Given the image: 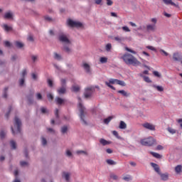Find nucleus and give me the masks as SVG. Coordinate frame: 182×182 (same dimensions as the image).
<instances>
[{
	"mask_svg": "<svg viewBox=\"0 0 182 182\" xmlns=\"http://www.w3.org/2000/svg\"><path fill=\"white\" fill-rule=\"evenodd\" d=\"M122 59L124 60L126 65H132V66H139L141 63L133 55L130 53H125L122 55Z\"/></svg>",
	"mask_w": 182,
	"mask_h": 182,
	"instance_id": "f257e3e1",
	"label": "nucleus"
},
{
	"mask_svg": "<svg viewBox=\"0 0 182 182\" xmlns=\"http://www.w3.org/2000/svg\"><path fill=\"white\" fill-rule=\"evenodd\" d=\"M78 107H79V112H80V118L81 122H82L83 124L87 125V122L85 121V117L87 114L86 112V108L82 105V99L80 97H78Z\"/></svg>",
	"mask_w": 182,
	"mask_h": 182,
	"instance_id": "f03ea898",
	"label": "nucleus"
},
{
	"mask_svg": "<svg viewBox=\"0 0 182 182\" xmlns=\"http://www.w3.org/2000/svg\"><path fill=\"white\" fill-rule=\"evenodd\" d=\"M105 85L108 87H110V89H112V90H116V87H114L112 85H119V86H126V82L120 80L111 78L109 80V82L107 81L105 82Z\"/></svg>",
	"mask_w": 182,
	"mask_h": 182,
	"instance_id": "7ed1b4c3",
	"label": "nucleus"
},
{
	"mask_svg": "<svg viewBox=\"0 0 182 182\" xmlns=\"http://www.w3.org/2000/svg\"><path fill=\"white\" fill-rule=\"evenodd\" d=\"M140 143L142 146H146L147 147H151V146L156 144V139L153 136H149L141 139Z\"/></svg>",
	"mask_w": 182,
	"mask_h": 182,
	"instance_id": "20e7f679",
	"label": "nucleus"
},
{
	"mask_svg": "<svg viewBox=\"0 0 182 182\" xmlns=\"http://www.w3.org/2000/svg\"><path fill=\"white\" fill-rule=\"evenodd\" d=\"M151 22H152L153 24L146 25V31L147 32H155L156 29H157V26H156L157 23V18H151Z\"/></svg>",
	"mask_w": 182,
	"mask_h": 182,
	"instance_id": "39448f33",
	"label": "nucleus"
},
{
	"mask_svg": "<svg viewBox=\"0 0 182 182\" xmlns=\"http://www.w3.org/2000/svg\"><path fill=\"white\" fill-rule=\"evenodd\" d=\"M61 82V87H60L57 92L58 93V95H65V93H66V80L65 79H61L60 80Z\"/></svg>",
	"mask_w": 182,
	"mask_h": 182,
	"instance_id": "423d86ee",
	"label": "nucleus"
},
{
	"mask_svg": "<svg viewBox=\"0 0 182 182\" xmlns=\"http://www.w3.org/2000/svg\"><path fill=\"white\" fill-rule=\"evenodd\" d=\"M67 23L68 26H70V28H82V23L78 21H73L70 18L68 20Z\"/></svg>",
	"mask_w": 182,
	"mask_h": 182,
	"instance_id": "0eeeda50",
	"label": "nucleus"
},
{
	"mask_svg": "<svg viewBox=\"0 0 182 182\" xmlns=\"http://www.w3.org/2000/svg\"><path fill=\"white\" fill-rule=\"evenodd\" d=\"M95 92V88L90 87L85 89V92L84 93V96L85 99H89Z\"/></svg>",
	"mask_w": 182,
	"mask_h": 182,
	"instance_id": "6e6552de",
	"label": "nucleus"
},
{
	"mask_svg": "<svg viewBox=\"0 0 182 182\" xmlns=\"http://www.w3.org/2000/svg\"><path fill=\"white\" fill-rule=\"evenodd\" d=\"M58 39H59V41L62 42L63 43L70 45V41L69 40V38H68V37L65 34H60L58 37Z\"/></svg>",
	"mask_w": 182,
	"mask_h": 182,
	"instance_id": "1a4fd4ad",
	"label": "nucleus"
},
{
	"mask_svg": "<svg viewBox=\"0 0 182 182\" xmlns=\"http://www.w3.org/2000/svg\"><path fill=\"white\" fill-rule=\"evenodd\" d=\"M14 121V126L17 127V133H21V126H22V122H21V119H19L18 117H16Z\"/></svg>",
	"mask_w": 182,
	"mask_h": 182,
	"instance_id": "9d476101",
	"label": "nucleus"
},
{
	"mask_svg": "<svg viewBox=\"0 0 182 182\" xmlns=\"http://www.w3.org/2000/svg\"><path fill=\"white\" fill-rule=\"evenodd\" d=\"M142 126L143 127H144V129H146L147 130H151L152 132H154V130H156V126L149 122L144 123Z\"/></svg>",
	"mask_w": 182,
	"mask_h": 182,
	"instance_id": "9b49d317",
	"label": "nucleus"
},
{
	"mask_svg": "<svg viewBox=\"0 0 182 182\" xmlns=\"http://www.w3.org/2000/svg\"><path fill=\"white\" fill-rule=\"evenodd\" d=\"M163 2L165 4V5H172V6H176V8H178V4L173 2L172 0H163Z\"/></svg>",
	"mask_w": 182,
	"mask_h": 182,
	"instance_id": "f8f14e48",
	"label": "nucleus"
},
{
	"mask_svg": "<svg viewBox=\"0 0 182 182\" xmlns=\"http://www.w3.org/2000/svg\"><path fill=\"white\" fill-rule=\"evenodd\" d=\"M82 68L85 70L86 73H92V71L90 70V65H89V64L84 63L82 64Z\"/></svg>",
	"mask_w": 182,
	"mask_h": 182,
	"instance_id": "ddd939ff",
	"label": "nucleus"
},
{
	"mask_svg": "<svg viewBox=\"0 0 182 182\" xmlns=\"http://www.w3.org/2000/svg\"><path fill=\"white\" fill-rule=\"evenodd\" d=\"M173 59L175 60V62H180L181 60V57L178 54V53H174L173 54Z\"/></svg>",
	"mask_w": 182,
	"mask_h": 182,
	"instance_id": "4468645a",
	"label": "nucleus"
},
{
	"mask_svg": "<svg viewBox=\"0 0 182 182\" xmlns=\"http://www.w3.org/2000/svg\"><path fill=\"white\" fill-rule=\"evenodd\" d=\"M151 165L157 173L161 174L160 167L159 165H157V164L151 163Z\"/></svg>",
	"mask_w": 182,
	"mask_h": 182,
	"instance_id": "2eb2a0df",
	"label": "nucleus"
},
{
	"mask_svg": "<svg viewBox=\"0 0 182 182\" xmlns=\"http://www.w3.org/2000/svg\"><path fill=\"white\" fill-rule=\"evenodd\" d=\"M14 15L11 12H6L5 13L4 18V19H12Z\"/></svg>",
	"mask_w": 182,
	"mask_h": 182,
	"instance_id": "dca6fc26",
	"label": "nucleus"
},
{
	"mask_svg": "<svg viewBox=\"0 0 182 182\" xmlns=\"http://www.w3.org/2000/svg\"><path fill=\"white\" fill-rule=\"evenodd\" d=\"M55 102H56L57 105H63L65 103V100H63L59 97H57L55 98Z\"/></svg>",
	"mask_w": 182,
	"mask_h": 182,
	"instance_id": "f3484780",
	"label": "nucleus"
},
{
	"mask_svg": "<svg viewBox=\"0 0 182 182\" xmlns=\"http://www.w3.org/2000/svg\"><path fill=\"white\" fill-rule=\"evenodd\" d=\"M159 176H161V180H163L164 181H167V180H168V173H161L159 174Z\"/></svg>",
	"mask_w": 182,
	"mask_h": 182,
	"instance_id": "a211bd4d",
	"label": "nucleus"
},
{
	"mask_svg": "<svg viewBox=\"0 0 182 182\" xmlns=\"http://www.w3.org/2000/svg\"><path fill=\"white\" fill-rule=\"evenodd\" d=\"M2 28H3V29H4V31H5L6 32H10V31H12V27L8 26L7 24H4V25L2 26Z\"/></svg>",
	"mask_w": 182,
	"mask_h": 182,
	"instance_id": "6ab92c4d",
	"label": "nucleus"
},
{
	"mask_svg": "<svg viewBox=\"0 0 182 182\" xmlns=\"http://www.w3.org/2000/svg\"><path fill=\"white\" fill-rule=\"evenodd\" d=\"M117 93H120V95H122V96H124L125 97H127L129 96H130L129 93H127V92H126L125 90H118Z\"/></svg>",
	"mask_w": 182,
	"mask_h": 182,
	"instance_id": "aec40b11",
	"label": "nucleus"
},
{
	"mask_svg": "<svg viewBox=\"0 0 182 182\" xmlns=\"http://www.w3.org/2000/svg\"><path fill=\"white\" fill-rule=\"evenodd\" d=\"M175 171L177 174H180V173L182 172V166L181 165H177L175 167Z\"/></svg>",
	"mask_w": 182,
	"mask_h": 182,
	"instance_id": "412c9836",
	"label": "nucleus"
},
{
	"mask_svg": "<svg viewBox=\"0 0 182 182\" xmlns=\"http://www.w3.org/2000/svg\"><path fill=\"white\" fill-rule=\"evenodd\" d=\"M100 143L101 144H102V146H107V144H110V142L108 141H107V140L105 139H101L100 140Z\"/></svg>",
	"mask_w": 182,
	"mask_h": 182,
	"instance_id": "4be33fe9",
	"label": "nucleus"
},
{
	"mask_svg": "<svg viewBox=\"0 0 182 182\" xmlns=\"http://www.w3.org/2000/svg\"><path fill=\"white\" fill-rule=\"evenodd\" d=\"M127 128V124H126V122L121 121L119 124V129H124Z\"/></svg>",
	"mask_w": 182,
	"mask_h": 182,
	"instance_id": "5701e85b",
	"label": "nucleus"
},
{
	"mask_svg": "<svg viewBox=\"0 0 182 182\" xmlns=\"http://www.w3.org/2000/svg\"><path fill=\"white\" fill-rule=\"evenodd\" d=\"M112 119H113V117H108L107 118L104 119L103 122L105 124H109V123L112 122Z\"/></svg>",
	"mask_w": 182,
	"mask_h": 182,
	"instance_id": "b1692460",
	"label": "nucleus"
},
{
	"mask_svg": "<svg viewBox=\"0 0 182 182\" xmlns=\"http://www.w3.org/2000/svg\"><path fill=\"white\" fill-rule=\"evenodd\" d=\"M107 164H109V166H116V164H117V162L112 160V159H107Z\"/></svg>",
	"mask_w": 182,
	"mask_h": 182,
	"instance_id": "393cba45",
	"label": "nucleus"
},
{
	"mask_svg": "<svg viewBox=\"0 0 182 182\" xmlns=\"http://www.w3.org/2000/svg\"><path fill=\"white\" fill-rule=\"evenodd\" d=\"M63 177H64V178H65L66 181H69V177H70V173L63 172Z\"/></svg>",
	"mask_w": 182,
	"mask_h": 182,
	"instance_id": "a878e982",
	"label": "nucleus"
},
{
	"mask_svg": "<svg viewBox=\"0 0 182 182\" xmlns=\"http://www.w3.org/2000/svg\"><path fill=\"white\" fill-rule=\"evenodd\" d=\"M140 76L141 77H144V82H146V83H151V80H150V78L149 77L144 76V75H142V74H141Z\"/></svg>",
	"mask_w": 182,
	"mask_h": 182,
	"instance_id": "bb28decb",
	"label": "nucleus"
},
{
	"mask_svg": "<svg viewBox=\"0 0 182 182\" xmlns=\"http://www.w3.org/2000/svg\"><path fill=\"white\" fill-rule=\"evenodd\" d=\"M154 87L158 90V92H164V88L162 86L160 85H154Z\"/></svg>",
	"mask_w": 182,
	"mask_h": 182,
	"instance_id": "cd10ccee",
	"label": "nucleus"
},
{
	"mask_svg": "<svg viewBox=\"0 0 182 182\" xmlns=\"http://www.w3.org/2000/svg\"><path fill=\"white\" fill-rule=\"evenodd\" d=\"M151 154H152V156L156 159H161V155H160L159 154H157L156 152H151Z\"/></svg>",
	"mask_w": 182,
	"mask_h": 182,
	"instance_id": "c85d7f7f",
	"label": "nucleus"
},
{
	"mask_svg": "<svg viewBox=\"0 0 182 182\" xmlns=\"http://www.w3.org/2000/svg\"><path fill=\"white\" fill-rule=\"evenodd\" d=\"M11 148L15 150L16 149V142L15 141L12 140L10 141Z\"/></svg>",
	"mask_w": 182,
	"mask_h": 182,
	"instance_id": "c756f323",
	"label": "nucleus"
},
{
	"mask_svg": "<svg viewBox=\"0 0 182 182\" xmlns=\"http://www.w3.org/2000/svg\"><path fill=\"white\" fill-rule=\"evenodd\" d=\"M54 59H56V60H60L62 59V56L57 53H54Z\"/></svg>",
	"mask_w": 182,
	"mask_h": 182,
	"instance_id": "7c9ffc66",
	"label": "nucleus"
},
{
	"mask_svg": "<svg viewBox=\"0 0 182 182\" xmlns=\"http://www.w3.org/2000/svg\"><path fill=\"white\" fill-rule=\"evenodd\" d=\"M100 62L101 63H107V58L106 57H101L100 59Z\"/></svg>",
	"mask_w": 182,
	"mask_h": 182,
	"instance_id": "2f4dec72",
	"label": "nucleus"
},
{
	"mask_svg": "<svg viewBox=\"0 0 182 182\" xmlns=\"http://www.w3.org/2000/svg\"><path fill=\"white\" fill-rule=\"evenodd\" d=\"M73 92H79L80 90V87L79 86L73 85L72 87Z\"/></svg>",
	"mask_w": 182,
	"mask_h": 182,
	"instance_id": "473e14b6",
	"label": "nucleus"
},
{
	"mask_svg": "<svg viewBox=\"0 0 182 182\" xmlns=\"http://www.w3.org/2000/svg\"><path fill=\"white\" fill-rule=\"evenodd\" d=\"M125 50L130 52V53H133V55H136V53H137L136 51L129 48L128 47H125Z\"/></svg>",
	"mask_w": 182,
	"mask_h": 182,
	"instance_id": "72a5a7b5",
	"label": "nucleus"
},
{
	"mask_svg": "<svg viewBox=\"0 0 182 182\" xmlns=\"http://www.w3.org/2000/svg\"><path fill=\"white\" fill-rule=\"evenodd\" d=\"M16 48H23V43L19 41H16Z\"/></svg>",
	"mask_w": 182,
	"mask_h": 182,
	"instance_id": "f704fd0d",
	"label": "nucleus"
},
{
	"mask_svg": "<svg viewBox=\"0 0 182 182\" xmlns=\"http://www.w3.org/2000/svg\"><path fill=\"white\" fill-rule=\"evenodd\" d=\"M123 180H124V181H130V180H132V176L127 175L126 176L123 177Z\"/></svg>",
	"mask_w": 182,
	"mask_h": 182,
	"instance_id": "c9c22d12",
	"label": "nucleus"
},
{
	"mask_svg": "<svg viewBox=\"0 0 182 182\" xmlns=\"http://www.w3.org/2000/svg\"><path fill=\"white\" fill-rule=\"evenodd\" d=\"M66 132H68V127L64 126L61 128V133H63V134H65V133H66Z\"/></svg>",
	"mask_w": 182,
	"mask_h": 182,
	"instance_id": "e433bc0d",
	"label": "nucleus"
},
{
	"mask_svg": "<svg viewBox=\"0 0 182 182\" xmlns=\"http://www.w3.org/2000/svg\"><path fill=\"white\" fill-rule=\"evenodd\" d=\"M168 132H169V133H171V134H174L176 133V129L171 127H168Z\"/></svg>",
	"mask_w": 182,
	"mask_h": 182,
	"instance_id": "4c0bfd02",
	"label": "nucleus"
},
{
	"mask_svg": "<svg viewBox=\"0 0 182 182\" xmlns=\"http://www.w3.org/2000/svg\"><path fill=\"white\" fill-rule=\"evenodd\" d=\"M146 48L149 49V50H153L154 52H157V50L156 49V48H154L151 46H146Z\"/></svg>",
	"mask_w": 182,
	"mask_h": 182,
	"instance_id": "58836bf2",
	"label": "nucleus"
},
{
	"mask_svg": "<svg viewBox=\"0 0 182 182\" xmlns=\"http://www.w3.org/2000/svg\"><path fill=\"white\" fill-rule=\"evenodd\" d=\"M7 92H8V87H5L4 90V95H3V97L5 98L8 97V95L6 94Z\"/></svg>",
	"mask_w": 182,
	"mask_h": 182,
	"instance_id": "ea45409f",
	"label": "nucleus"
},
{
	"mask_svg": "<svg viewBox=\"0 0 182 182\" xmlns=\"http://www.w3.org/2000/svg\"><path fill=\"white\" fill-rule=\"evenodd\" d=\"M41 142L43 146H46L48 141H46V139H45L44 137L41 138Z\"/></svg>",
	"mask_w": 182,
	"mask_h": 182,
	"instance_id": "a19ab883",
	"label": "nucleus"
},
{
	"mask_svg": "<svg viewBox=\"0 0 182 182\" xmlns=\"http://www.w3.org/2000/svg\"><path fill=\"white\" fill-rule=\"evenodd\" d=\"M77 154H85V156H87V152L85 151H77Z\"/></svg>",
	"mask_w": 182,
	"mask_h": 182,
	"instance_id": "79ce46f5",
	"label": "nucleus"
},
{
	"mask_svg": "<svg viewBox=\"0 0 182 182\" xmlns=\"http://www.w3.org/2000/svg\"><path fill=\"white\" fill-rule=\"evenodd\" d=\"M110 49H112V44L111 43H108L106 46V50L107 52H109L110 50Z\"/></svg>",
	"mask_w": 182,
	"mask_h": 182,
	"instance_id": "37998d69",
	"label": "nucleus"
},
{
	"mask_svg": "<svg viewBox=\"0 0 182 182\" xmlns=\"http://www.w3.org/2000/svg\"><path fill=\"white\" fill-rule=\"evenodd\" d=\"M110 178H112L113 180H117V178H119V177L114 173L111 174Z\"/></svg>",
	"mask_w": 182,
	"mask_h": 182,
	"instance_id": "c03bdc74",
	"label": "nucleus"
},
{
	"mask_svg": "<svg viewBox=\"0 0 182 182\" xmlns=\"http://www.w3.org/2000/svg\"><path fill=\"white\" fill-rule=\"evenodd\" d=\"M31 60H33V63L38 60V55H31Z\"/></svg>",
	"mask_w": 182,
	"mask_h": 182,
	"instance_id": "a18cd8bd",
	"label": "nucleus"
},
{
	"mask_svg": "<svg viewBox=\"0 0 182 182\" xmlns=\"http://www.w3.org/2000/svg\"><path fill=\"white\" fill-rule=\"evenodd\" d=\"M48 86H50V87H52L53 86V81H52V80L48 79Z\"/></svg>",
	"mask_w": 182,
	"mask_h": 182,
	"instance_id": "49530a36",
	"label": "nucleus"
},
{
	"mask_svg": "<svg viewBox=\"0 0 182 182\" xmlns=\"http://www.w3.org/2000/svg\"><path fill=\"white\" fill-rule=\"evenodd\" d=\"M107 1V5L108 6H112L113 5V1L112 0H106Z\"/></svg>",
	"mask_w": 182,
	"mask_h": 182,
	"instance_id": "de8ad7c7",
	"label": "nucleus"
},
{
	"mask_svg": "<svg viewBox=\"0 0 182 182\" xmlns=\"http://www.w3.org/2000/svg\"><path fill=\"white\" fill-rule=\"evenodd\" d=\"M64 50H65V52H67V53H70V52H72L70 48H69V47H66V46H64Z\"/></svg>",
	"mask_w": 182,
	"mask_h": 182,
	"instance_id": "09e8293b",
	"label": "nucleus"
},
{
	"mask_svg": "<svg viewBox=\"0 0 182 182\" xmlns=\"http://www.w3.org/2000/svg\"><path fill=\"white\" fill-rule=\"evenodd\" d=\"M159 52H161V53H164V55L165 56H168V53L166 52V50H163V49H161V50H159Z\"/></svg>",
	"mask_w": 182,
	"mask_h": 182,
	"instance_id": "8fccbe9b",
	"label": "nucleus"
},
{
	"mask_svg": "<svg viewBox=\"0 0 182 182\" xmlns=\"http://www.w3.org/2000/svg\"><path fill=\"white\" fill-rule=\"evenodd\" d=\"M23 83H25V78H21L19 82L20 86H23Z\"/></svg>",
	"mask_w": 182,
	"mask_h": 182,
	"instance_id": "3c124183",
	"label": "nucleus"
},
{
	"mask_svg": "<svg viewBox=\"0 0 182 182\" xmlns=\"http://www.w3.org/2000/svg\"><path fill=\"white\" fill-rule=\"evenodd\" d=\"M5 134H6L5 132L1 131V132H0L1 139H4L5 137Z\"/></svg>",
	"mask_w": 182,
	"mask_h": 182,
	"instance_id": "603ef678",
	"label": "nucleus"
},
{
	"mask_svg": "<svg viewBox=\"0 0 182 182\" xmlns=\"http://www.w3.org/2000/svg\"><path fill=\"white\" fill-rule=\"evenodd\" d=\"M36 97L38 100H42V95L41 93H37Z\"/></svg>",
	"mask_w": 182,
	"mask_h": 182,
	"instance_id": "864d4df0",
	"label": "nucleus"
},
{
	"mask_svg": "<svg viewBox=\"0 0 182 182\" xmlns=\"http://www.w3.org/2000/svg\"><path fill=\"white\" fill-rule=\"evenodd\" d=\"M47 97L49 100H53V95L52 94H48Z\"/></svg>",
	"mask_w": 182,
	"mask_h": 182,
	"instance_id": "5fc2aeb1",
	"label": "nucleus"
},
{
	"mask_svg": "<svg viewBox=\"0 0 182 182\" xmlns=\"http://www.w3.org/2000/svg\"><path fill=\"white\" fill-rule=\"evenodd\" d=\"M122 29L125 31V32H130V29L129 28V27L127 26H123Z\"/></svg>",
	"mask_w": 182,
	"mask_h": 182,
	"instance_id": "6e6d98bb",
	"label": "nucleus"
},
{
	"mask_svg": "<svg viewBox=\"0 0 182 182\" xmlns=\"http://www.w3.org/2000/svg\"><path fill=\"white\" fill-rule=\"evenodd\" d=\"M20 164L22 167H24V166H28V162L26 161H21Z\"/></svg>",
	"mask_w": 182,
	"mask_h": 182,
	"instance_id": "4d7b16f0",
	"label": "nucleus"
},
{
	"mask_svg": "<svg viewBox=\"0 0 182 182\" xmlns=\"http://www.w3.org/2000/svg\"><path fill=\"white\" fill-rule=\"evenodd\" d=\"M55 117L59 119V109H56L55 112Z\"/></svg>",
	"mask_w": 182,
	"mask_h": 182,
	"instance_id": "13d9d810",
	"label": "nucleus"
},
{
	"mask_svg": "<svg viewBox=\"0 0 182 182\" xmlns=\"http://www.w3.org/2000/svg\"><path fill=\"white\" fill-rule=\"evenodd\" d=\"M4 45L6 46V48L11 47V43L9 41H5Z\"/></svg>",
	"mask_w": 182,
	"mask_h": 182,
	"instance_id": "bf43d9fd",
	"label": "nucleus"
},
{
	"mask_svg": "<svg viewBox=\"0 0 182 182\" xmlns=\"http://www.w3.org/2000/svg\"><path fill=\"white\" fill-rule=\"evenodd\" d=\"M153 73L156 77H160V73L158 71H154Z\"/></svg>",
	"mask_w": 182,
	"mask_h": 182,
	"instance_id": "052dcab7",
	"label": "nucleus"
},
{
	"mask_svg": "<svg viewBox=\"0 0 182 182\" xmlns=\"http://www.w3.org/2000/svg\"><path fill=\"white\" fill-rule=\"evenodd\" d=\"M114 41H117V42H122V38L117 36V37H114Z\"/></svg>",
	"mask_w": 182,
	"mask_h": 182,
	"instance_id": "680f3d73",
	"label": "nucleus"
},
{
	"mask_svg": "<svg viewBox=\"0 0 182 182\" xmlns=\"http://www.w3.org/2000/svg\"><path fill=\"white\" fill-rule=\"evenodd\" d=\"M164 16H166V18H171V14L166 13V12H164Z\"/></svg>",
	"mask_w": 182,
	"mask_h": 182,
	"instance_id": "e2e57ef3",
	"label": "nucleus"
},
{
	"mask_svg": "<svg viewBox=\"0 0 182 182\" xmlns=\"http://www.w3.org/2000/svg\"><path fill=\"white\" fill-rule=\"evenodd\" d=\"M31 76H32V78L33 79V80H36V79H38V76L35 73H32Z\"/></svg>",
	"mask_w": 182,
	"mask_h": 182,
	"instance_id": "0e129e2a",
	"label": "nucleus"
},
{
	"mask_svg": "<svg viewBox=\"0 0 182 182\" xmlns=\"http://www.w3.org/2000/svg\"><path fill=\"white\" fill-rule=\"evenodd\" d=\"M103 0H95V2L97 5H100Z\"/></svg>",
	"mask_w": 182,
	"mask_h": 182,
	"instance_id": "69168bd1",
	"label": "nucleus"
},
{
	"mask_svg": "<svg viewBox=\"0 0 182 182\" xmlns=\"http://www.w3.org/2000/svg\"><path fill=\"white\" fill-rule=\"evenodd\" d=\"M47 110L46 108L45 107H41V112H43V114L46 113Z\"/></svg>",
	"mask_w": 182,
	"mask_h": 182,
	"instance_id": "338daca9",
	"label": "nucleus"
},
{
	"mask_svg": "<svg viewBox=\"0 0 182 182\" xmlns=\"http://www.w3.org/2000/svg\"><path fill=\"white\" fill-rule=\"evenodd\" d=\"M178 123L180 124V126H181V129H182V119H178Z\"/></svg>",
	"mask_w": 182,
	"mask_h": 182,
	"instance_id": "774afa93",
	"label": "nucleus"
}]
</instances>
